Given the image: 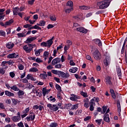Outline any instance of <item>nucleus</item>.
Returning <instances> with one entry per match:
<instances>
[{
  "label": "nucleus",
  "instance_id": "nucleus-11",
  "mask_svg": "<svg viewBox=\"0 0 127 127\" xmlns=\"http://www.w3.org/2000/svg\"><path fill=\"white\" fill-rule=\"evenodd\" d=\"M40 45L42 47H48V48H50V47H51V45L49 44L48 41L47 42H43L40 44Z\"/></svg>",
  "mask_w": 127,
  "mask_h": 127
},
{
  "label": "nucleus",
  "instance_id": "nucleus-48",
  "mask_svg": "<svg viewBox=\"0 0 127 127\" xmlns=\"http://www.w3.org/2000/svg\"><path fill=\"white\" fill-rule=\"evenodd\" d=\"M56 88L58 91L60 93L62 90H61V86L59 85V84H56Z\"/></svg>",
  "mask_w": 127,
  "mask_h": 127
},
{
  "label": "nucleus",
  "instance_id": "nucleus-12",
  "mask_svg": "<svg viewBox=\"0 0 127 127\" xmlns=\"http://www.w3.org/2000/svg\"><path fill=\"white\" fill-rule=\"evenodd\" d=\"M103 120L106 123H110L111 122V119H110L108 114L105 113L103 116Z\"/></svg>",
  "mask_w": 127,
  "mask_h": 127
},
{
  "label": "nucleus",
  "instance_id": "nucleus-9",
  "mask_svg": "<svg viewBox=\"0 0 127 127\" xmlns=\"http://www.w3.org/2000/svg\"><path fill=\"white\" fill-rule=\"evenodd\" d=\"M61 62V59L59 58H57L54 59L52 61V65H56L57 64H58V63H60Z\"/></svg>",
  "mask_w": 127,
  "mask_h": 127
},
{
  "label": "nucleus",
  "instance_id": "nucleus-53",
  "mask_svg": "<svg viewBox=\"0 0 127 127\" xmlns=\"http://www.w3.org/2000/svg\"><path fill=\"white\" fill-rule=\"evenodd\" d=\"M86 58L87 60H89V61H91L92 62V63H94V61H93V60L92 59V58L89 55L86 56Z\"/></svg>",
  "mask_w": 127,
  "mask_h": 127
},
{
  "label": "nucleus",
  "instance_id": "nucleus-3",
  "mask_svg": "<svg viewBox=\"0 0 127 127\" xmlns=\"http://www.w3.org/2000/svg\"><path fill=\"white\" fill-rule=\"evenodd\" d=\"M35 46V44H29L24 46L23 49L26 53H30V52L33 50V48H34Z\"/></svg>",
  "mask_w": 127,
  "mask_h": 127
},
{
  "label": "nucleus",
  "instance_id": "nucleus-4",
  "mask_svg": "<svg viewBox=\"0 0 127 127\" xmlns=\"http://www.w3.org/2000/svg\"><path fill=\"white\" fill-rule=\"evenodd\" d=\"M47 107L51 110V111H53V112H57L59 110V107L57 105L54 104L52 105L51 104H47Z\"/></svg>",
  "mask_w": 127,
  "mask_h": 127
},
{
  "label": "nucleus",
  "instance_id": "nucleus-14",
  "mask_svg": "<svg viewBox=\"0 0 127 127\" xmlns=\"http://www.w3.org/2000/svg\"><path fill=\"white\" fill-rule=\"evenodd\" d=\"M6 47L8 49H12L14 47V43L12 42H9L6 44Z\"/></svg>",
  "mask_w": 127,
  "mask_h": 127
},
{
  "label": "nucleus",
  "instance_id": "nucleus-56",
  "mask_svg": "<svg viewBox=\"0 0 127 127\" xmlns=\"http://www.w3.org/2000/svg\"><path fill=\"white\" fill-rule=\"evenodd\" d=\"M55 67L57 69H60L62 67V64H56Z\"/></svg>",
  "mask_w": 127,
  "mask_h": 127
},
{
  "label": "nucleus",
  "instance_id": "nucleus-47",
  "mask_svg": "<svg viewBox=\"0 0 127 127\" xmlns=\"http://www.w3.org/2000/svg\"><path fill=\"white\" fill-rule=\"evenodd\" d=\"M48 100H49L50 102H54L56 101V99H55V98H53L52 96H51L49 98H48Z\"/></svg>",
  "mask_w": 127,
  "mask_h": 127
},
{
  "label": "nucleus",
  "instance_id": "nucleus-15",
  "mask_svg": "<svg viewBox=\"0 0 127 127\" xmlns=\"http://www.w3.org/2000/svg\"><path fill=\"white\" fill-rule=\"evenodd\" d=\"M17 94L19 99H23V95H24V91L19 89L18 92L17 93Z\"/></svg>",
  "mask_w": 127,
  "mask_h": 127
},
{
  "label": "nucleus",
  "instance_id": "nucleus-19",
  "mask_svg": "<svg viewBox=\"0 0 127 127\" xmlns=\"http://www.w3.org/2000/svg\"><path fill=\"white\" fill-rule=\"evenodd\" d=\"M12 120L14 123H17L21 120V118L19 116H14L12 118Z\"/></svg>",
  "mask_w": 127,
  "mask_h": 127
},
{
  "label": "nucleus",
  "instance_id": "nucleus-37",
  "mask_svg": "<svg viewBox=\"0 0 127 127\" xmlns=\"http://www.w3.org/2000/svg\"><path fill=\"white\" fill-rule=\"evenodd\" d=\"M78 70V68L77 67H72L71 69H69V72L70 73H76Z\"/></svg>",
  "mask_w": 127,
  "mask_h": 127
},
{
  "label": "nucleus",
  "instance_id": "nucleus-62",
  "mask_svg": "<svg viewBox=\"0 0 127 127\" xmlns=\"http://www.w3.org/2000/svg\"><path fill=\"white\" fill-rule=\"evenodd\" d=\"M57 127V123H53L50 124V127Z\"/></svg>",
  "mask_w": 127,
  "mask_h": 127
},
{
  "label": "nucleus",
  "instance_id": "nucleus-20",
  "mask_svg": "<svg viewBox=\"0 0 127 127\" xmlns=\"http://www.w3.org/2000/svg\"><path fill=\"white\" fill-rule=\"evenodd\" d=\"M40 77L42 80H45L47 78V73H46V72L44 71V73H41L40 74Z\"/></svg>",
  "mask_w": 127,
  "mask_h": 127
},
{
  "label": "nucleus",
  "instance_id": "nucleus-18",
  "mask_svg": "<svg viewBox=\"0 0 127 127\" xmlns=\"http://www.w3.org/2000/svg\"><path fill=\"white\" fill-rule=\"evenodd\" d=\"M117 75L119 79H122V69H121V67H117Z\"/></svg>",
  "mask_w": 127,
  "mask_h": 127
},
{
  "label": "nucleus",
  "instance_id": "nucleus-54",
  "mask_svg": "<svg viewBox=\"0 0 127 127\" xmlns=\"http://www.w3.org/2000/svg\"><path fill=\"white\" fill-rule=\"evenodd\" d=\"M70 47L67 46V45H65L64 47V53H67V51L68 50V49H69Z\"/></svg>",
  "mask_w": 127,
  "mask_h": 127
},
{
  "label": "nucleus",
  "instance_id": "nucleus-63",
  "mask_svg": "<svg viewBox=\"0 0 127 127\" xmlns=\"http://www.w3.org/2000/svg\"><path fill=\"white\" fill-rule=\"evenodd\" d=\"M5 10V9L4 8L0 9V15H2V14H3V12H4Z\"/></svg>",
  "mask_w": 127,
  "mask_h": 127
},
{
  "label": "nucleus",
  "instance_id": "nucleus-58",
  "mask_svg": "<svg viewBox=\"0 0 127 127\" xmlns=\"http://www.w3.org/2000/svg\"><path fill=\"white\" fill-rule=\"evenodd\" d=\"M66 43L67 44V46H68L69 47H70V46H71V45H72V41H71L70 40H67L66 41Z\"/></svg>",
  "mask_w": 127,
  "mask_h": 127
},
{
  "label": "nucleus",
  "instance_id": "nucleus-31",
  "mask_svg": "<svg viewBox=\"0 0 127 127\" xmlns=\"http://www.w3.org/2000/svg\"><path fill=\"white\" fill-rule=\"evenodd\" d=\"M11 90H13V91H15V92H17V91H19V88L16 85H14L10 87Z\"/></svg>",
  "mask_w": 127,
  "mask_h": 127
},
{
  "label": "nucleus",
  "instance_id": "nucleus-33",
  "mask_svg": "<svg viewBox=\"0 0 127 127\" xmlns=\"http://www.w3.org/2000/svg\"><path fill=\"white\" fill-rule=\"evenodd\" d=\"M29 117L31 119V121H34V119H35V114L33 112H31L30 113Z\"/></svg>",
  "mask_w": 127,
  "mask_h": 127
},
{
  "label": "nucleus",
  "instance_id": "nucleus-50",
  "mask_svg": "<svg viewBox=\"0 0 127 127\" xmlns=\"http://www.w3.org/2000/svg\"><path fill=\"white\" fill-rule=\"evenodd\" d=\"M53 39H54V37H53L51 39L48 40L49 44L51 45V46L52 45V44H53Z\"/></svg>",
  "mask_w": 127,
  "mask_h": 127
},
{
  "label": "nucleus",
  "instance_id": "nucleus-17",
  "mask_svg": "<svg viewBox=\"0 0 127 127\" xmlns=\"http://www.w3.org/2000/svg\"><path fill=\"white\" fill-rule=\"evenodd\" d=\"M12 11L13 15H17V14H18V13L19 12V7H18V6H17L13 8Z\"/></svg>",
  "mask_w": 127,
  "mask_h": 127
},
{
  "label": "nucleus",
  "instance_id": "nucleus-45",
  "mask_svg": "<svg viewBox=\"0 0 127 127\" xmlns=\"http://www.w3.org/2000/svg\"><path fill=\"white\" fill-rule=\"evenodd\" d=\"M79 107V104L73 105L71 108V110H77Z\"/></svg>",
  "mask_w": 127,
  "mask_h": 127
},
{
  "label": "nucleus",
  "instance_id": "nucleus-2",
  "mask_svg": "<svg viewBox=\"0 0 127 127\" xmlns=\"http://www.w3.org/2000/svg\"><path fill=\"white\" fill-rule=\"evenodd\" d=\"M99 99L98 97H94L90 101L89 111L93 112L95 110V106H96V103L97 105H99Z\"/></svg>",
  "mask_w": 127,
  "mask_h": 127
},
{
  "label": "nucleus",
  "instance_id": "nucleus-26",
  "mask_svg": "<svg viewBox=\"0 0 127 127\" xmlns=\"http://www.w3.org/2000/svg\"><path fill=\"white\" fill-rule=\"evenodd\" d=\"M110 93L111 94V96H112V98L114 99H116V94H115V91H114V89H110Z\"/></svg>",
  "mask_w": 127,
  "mask_h": 127
},
{
  "label": "nucleus",
  "instance_id": "nucleus-7",
  "mask_svg": "<svg viewBox=\"0 0 127 127\" xmlns=\"http://www.w3.org/2000/svg\"><path fill=\"white\" fill-rule=\"evenodd\" d=\"M7 58L9 59H13V58H18V53H13L9 54L7 56Z\"/></svg>",
  "mask_w": 127,
  "mask_h": 127
},
{
  "label": "nucleus",
  "instance_id": "nucleus-40",
  "mask_svg": "<svg viewBox=\"0 0 127 127\" xmlns=\"http://www.w3.org/2000/svg\"><path fill=\"white\" fill-rule=\"evenodd\" d=\"M102 122H103V119H97L95 120V123H96L98 126H101Z\"/></svg>",
  "mask_w": 127,
  "mask_h": 127
},
{
  "label": "nucleus",
  "instance_id": "nucleus-16",
  "mask_svg": "<svg viewBox=\"0 0 127 127\" xmlns=\"http://www.w3.org/2000/svg\"><path fill=\"white\" fill-rule=\"evenodd\" d=\"M117 107H118V113H119L118 116L119 117H121V112H122V109L121 108V102L119 100L117 101Z\"/></svg>",
  "mask_w": 127,
  "mask_h": 127
},
{
  "label": "nucleus",
  "instance_id": "nucleus-30",
  "mask_svg": "<svg viewBox=\"0 0 127 127\" xmlns=\"http://www.w3.org/2000/svg\"><path fill=\"white\" fill-rule=\"evenodd\" d=\"M6 26L11 25L12 23H13V19H11L10 20L8 21H6L5 22Z\"/></svg>",
  "mask_w": 127,
  "mask_h": 127
},
{
  "label": "nucleus",
  "instance_id": "nucleus-59",
  "mask_svg": "<svg viewBox=\"0 0 127 127\" xmlns=\"http://www.w3.org/2000/svg\"><path fill=\"white\" fill-rule=\"evenodd\" d=\"M57 50L55 49L53 51V56H54V57H56L57 56Z\"/></svg>",
  "mask_w": 127,
  "mask_h": 127
},
{
  "label": "nucleus",
  "instance_id": "nucleus-61",
  "mask_svg": "<svg viewBox=\"0 0 127 127\" xmlns=\"http://www.w3.org/2000/svg\"><path fill=\"white\" fill-rule=\"evenodd\" d=\"M0 35L1 36H5V32L3 30H0Z\"/></svg>",
  "mask_w": 127,
  "mask_h": 127
},
{
  "label": "nucleus",
  "instance_id": "nucleus-10",
  "mask_svg": "<svg viewBox=\"0 0 127 127\" xmlns=\"http://www.w3.org/2000/svg\"><path fill=\"white\" fill-rule=\"evenodd\" d=\"M83 103H84V108H86V109H88L89 107H90V105H89V98H86L83 100Z\"/></svg>",
  "mask_w": 127,
  "mask_h": 127
},
{
  "label": "nucleus",
  "instance_id": "nucleus-27",
  "mask_svg": "<svg viewBox=\"0 0 127 127\" xmlns=\"http://www.w3.org/2000/svg\"><path fill=\"white\" fill-rule=\"evenodd\" d=\"M34 93H36L38 97H41L42 94H41V91L38 90H35Z\"/></svg>",
  "mask_w": 127,
  "mask_h": 127
},
{
  "label": "nucleus",
  "instance_id": "nucleus-44",
  "mask_svg": "<svg viewBox=\"0 0 127 127\" xmlns=\"http://www.w3.org/2000/svg\"><path fill=\"white\" fill-rule=\"evenodd\" d=\"M29 72H38V69L35 67H32L29 69Z\"/></svg>",
  "mask_w": 127,
  "mask_h": 127
},
{
  "label": "nucleus",
  "instance_id": "nucleus-55",
  "mask_svg": "<svg viewBox=\"0 0 127 127\" xmlns=\"http://www.w3.org/2000/svg\"><path fill=\"white\" fill-rule=\"evenodd\" d=\"M5 123H7V124H9L11 122L10 118L9 117H6L5 119Z\"/></svg>",
  "mask_w": 127,
  "mask_h": 127
},
{
  "label": "nucleus",
  "instance_id": "nucleus-60",
  "mask_svg": "<svg viewBox=\"0 0 127 127\" xmlns=\"http://www.w3.org/2000/svg\"><path fill=\"white\" fill-rule=\"evenodd\" d=\"M12 102L14 105H17L18 100L17 99H12Z\"/></svg>",
  "mask_w": 127,
  "mask_h": 127
},
{
  "label": "nucleus",
  "instance_id": "nucleus-39",
  "mask_svg": "<svg viewBox=\"0 0 127 127\" xmlns=\"http://www.w3.org/2000/svg\"><path fill=\"white\" fill-rule=\"evenodd\" d=\"M42 92H43V96H45L47 94H48V93H49V92L48 91V90H47L46 88L45 87H44L43 88L42 90Z\"/></svg>",
  "mask_w": 127,
  "mask_h": 127
},
{
  "label": "nucleus",
  "instance_id": "nucleus-8",
  "mask_svg": "<svg viewBox=\"0 0 127 127\" xmlns=\"http://www.w3.org/2000/svg\"><path fill=\"white\" fill-rule=\"evenodd\" d=\"M76 30L77 31L84 33V34H86L88 32V30L84 27H78L76 28Z\"/></svg>",
  "mask_w": 127,
  "mask_h": 127
},
{
  "label": "nucleus",
  "instance_id": "nucleus-13",
  "mask_svg": "<svg viewBox=\"0 0 127 127\" xmlns=\"http://www.w3.org/2000/svg\"><path fill=\"white\" fill-rule=\"evenodd\" d=\"M70 75L68 73H65V72L63 71H60L59 77H62V78H68Z\"/></svg>",
  "mask_w": 127,
  "mask_h": 127
},
{
  "label": "nucleus",
  "instance_id": "nucleus-42",
  "mask_svg": "<svg viewBox=\"0 0 127 127\" xmlns=\"http://www.w3.org/2000/svg\"><path fill=\"white\" fill-rule=\"evenodd\" d=\"M29 111H30V108L28 107L22 111V114H28Z\"/></svg>",
  "mask_w": 127,
  "mask_h": 127
},
{
  "label": "nucleus",
  "instance_id": "nucleus-64",
  "mask_svg": "<svg viewBox=\"0 0 127 127\" xmlns=\"http://www.w3.org/2000/svg\"><path fill=\"white\" fill-rule=\"evenodd\" d=\"M17 126L19 127H24V126L23 125V123L22 122H20L17 124Z\"/></svg>",
  "mask_w": 127,
  "mask_h": 127
},
{
  "label": "nucleus",
  "instance_id": "nucleus-36",
  "mask_svg": "<svg viewBox=\"0 0 127 127\" xmlns=\"http://www.w3.org/2000/svg\"><path fill=\"white\" fill-rule=\"evenodd\" d=\"M79 8L81 9V10H87V9H89L90 7L87 6H79Z\"/></svg>",
  "mask_w": 127,
  "mask_h": 127
},
{
  "label": "nucleus",
  "instance_id": "nucleus-38",
  "mask_svg": "<svg viewBox=\"0 0 127 127\" xmlns=\"http://www.w3.org/2000/svg\"><path fill=\"white\" fill-rule=\"evenodd\" d=\"M60 71V70H56L55 69L52 70V72L53 73V74H55V75H58V76H59Z\"/></svg>",
  "mask_w": 127,
  "mask_h": 127
},
{
  "label": "nucleus",
  "instance_id": "nucleus-5",
  "mask_svg": "<svg viewBox=\"0 0 127 127\" xmlns=\"http://www.w3.org/2000/svg\"><path fill=\"white\" fill-rule=\"evenodd\" d=\"M92 55L94 59H96V60L101 59V53H100V52L98 50H96L94 52H93Z\"/></svg>",
  "mask_w": 127,
  "mask_h": 127
},
{
  "label": "nucleus",
  "instance_id": "nucleus-57",
  "mask_svg": "<svg viewBox=\"0 0 127 127\" xmlns=\"http://www.w3.org/2000/svg\"><path fill=\"white\" fill-rule=\"evenodd\" d=\"M19 70H23L24 69V65L22 64H20L18 65Z\"/></svg>",
  "mask_w": 127,
  "mask_h": 127
},
{
  "label": "nucleus",
  "instance_id": "nucleus-46",
  "mask_svg": "<svg viewBox=\"0 0 127 127\" xmlns=\"http://www.w3.org/2000/svg\"><path fill=\"white\" fill-rule=\"evenodd\" d=\"M73 7H70L69 8H67L65 9V11L66 13H70V11H72V10H73Z\"/></svg>",
  "mask_w": 127,
  "mask_h": 127
},
{
  "label": "nucleus",
  "instance_id": "nucleus-32",
  "mask_svg": "<svg viewBox=\"0 0 127 127\" xmlns=\"http://www.w3.org/2000/svg\"><path fill=\"white\" fill-rule=\"evenodd\" d=\"M104 64L105 66H108V65H110V57L106 58L104 60Z\"/></svg>",
  "mask_w": 127,
  "mask_h": 127
},
{
  "label": "nucleus",
  "instance_id": "nucleus-49",
  "mask_svg": "<svg viewBox=\"0 0 127 127\" xmlns=\"http://www.w3.org/2000/svg\"><path fill=\"white\" fill-rule=\"evenodd\" d=\"M127 37L126 38V39L124 41L123 46L122 49V52H123V51H124V50H125V46H126V44L127 43Z\"/></svg>",
  "mask_w": 127,
  "mask_h": 127
},
{
  "label": "nucleus",
  "instance_id": "nucleus-25",
  "mask_svg": "<svg viewBox=\"0 0 127 127\" xmlns=\"http://www.w3.org/2000/svg\"><path fill=\"white\" fill-rule=\"evenodd\" d=\"M35 39H36V37H35L29 38L26 40V42L27 43H31L32 41H33V40H35Z\"/></svg>",
  "mask_w": 127,
  "mask_h": 127
},
{
  "label": "nucleus",
  "instance_id": "nucleus-35",
  "mask_svg": "<svg viewBox=\"0 0 127 127\" xmlns=\"http://www.w3.org/2000/svg\"><path fill=\"white\" fill-rule=\"evenodd\" d=\"M5 69L4 67H0V74H1V75H4L5 73V69Z\"/></svg>",
  "mask_w": 127,
  "mask_h": 127
},
{
  "label": "nucleus",
  "instance_id": "nucleus-43",
  "mask_svg": "<svg viewBox=\"0 0 127 127\" xmlns=\"http://www.w3.org/2000/svg\"><path fill=\"white\" fill-rule=\"evenodd\" d=\"M66 5L70 6V7H73V1L69 0L67 2Z\"/></svg>",
  "mask_w": 127,
  "mask_h": 127
},
{
  "label": "nucleus",
  "instance_id": "nucleus-51",
  "mask_svg": "<svg viewBox=\"0 0 127 127\" xmlns=\"http://www.w3.org/2000/svg\"><path fill=\"white\" fill-rule=\"evenodd\" d=\"M50 19L52 21H56V16L55 15H52L50 17Z\"/></svg>",
  "mask_w": 127,
  "mask_h": 127
},
{
  "label": "nucleus",
  "instance_id": "nucleus-21",
  "mask_svg": "<svg viewBox=\"0 0 127 127\" xmlns=\"http://www.w3.org/2000/svg\"><path fill=\"white\" fill-rule=\"evenodd\" d=\"M49 56V52L46 51L44 52L43 57L45 61H46V60H47V58Z\"/></svg>",
  "mask_w": 127,
  "mask_h": 127
},
{
  "label": "nucleus",
  "instance_id": "nucleus-28",
  "mask_svg": "<svg viewBox=\"0 0 127 127\" xmlns=\"http://www.w3.org/2000/svg\"><path fill=\"white\" fill-rule=\"evenodd\" d=\"M94 42H95L96 44H97L99 47L102 46V42L100 40L96 39L94 40Z\"/></svg>",
  "mask_w": 127,
  "mask_h": 127
},
{
  "label": "nucleus",
  "instance_id": "nucleus-52",
  "mask_svg": "<svg viewBox=\"0 0 127 127\" xmlns=\"http://www.w3.org/2000/svg\"><path fill=\"white\" fill-rule=\"evenodd\" d=\"M64 106L65 107V108L67 109V110H69L70 108H71L72 104H65Z\"/></svg>",
  "mask_w": 127,
  "mask_h": 127
},
{
  "label": "nucleus",
  "instance_id": "nucleus-29",
  "mask_svg": "<svg viewBox=\"0 0 127 127\" xmlns=\"http://www.w3.org/2000/svg\"><path fill=\"white\" fill-rule=\"evenodd\" d=\"M37 24L39 26H45V24H46V22L44 20H41L40 21L39 23H37Z\"/></svg>",
  "mask_w": 127,
  "mask_h": 127
},
{
  "label": "nucleus",
  "instance_id": "nucleus-1",
  "mask_svg": "<svg viewBox=\"0 0 127 127\" xmlns=\"http://www.w3.org/2000/svg\"><path fill=\"white\" fill-rule=\"evenodd\" d=\"M111 3V0H104L101 1L97 2V5L99 6L100 9H105L107 8L110 5Z\"/></svg>",
  "mask_w": 127,
  "mask_h": 127
},
{
  "label": "nucleus",
  "instance_id": "nucleus-23",
  "mask_svg": "<svg viewBox=\"0 0 127 127\" xmlns=\"http://www.w3.org/2000/svg\"><path fill=\"white\" fill-rule=\"evenodd\" d=\"M1 66L2 68L4 67V69H7V68H8V65H7L6 61L2 62L1 64Z\"/></svg>",
  "mask_w": 127,
  "mask_h": 127
},
{
  "label": "nucleus",
  "instance_id": "nucleus-6",
  "mask_svg": "<svg viewBox=\"0 0 127 127\" xmlns=\"http://www.w3.org/2000/svg\"><path fill=\"white\" fill-rule=\"evenodd\" d=\"M81 99V96L76 95L74 94H70V100L73 101L74 102H78V100Z\"/></svg>",
  "mask_w": 127,
  "mask_h": 127
},
{
  "label": "nucleus",
  "instance_id": "nucleus-34",
  "mask_svg": "<svg viewBox=\"0 0 127 127\" xmlns=\"http://www.w3.org/2000/svg\"><path fill=\"white\" fill-rule=\"evenodd\" d=\"M80 95L82 96V97H84V98H88V97H89L88 93H87V92H84V91H81Z\"/></svg>",
  "mask_w": 127,
  "mask_h": 127
},
{
  "label": "nucleus",
  "instance_id": "nucleus-24",
  "mask_svg": "<svg viewBox=\"0 0 127 127\" xmlns=\"http://www.w3.org/2000/svg\"><path fill=\"white\" fill-rule=\"evenodd\" d=\"M5 95L7 96L8 97H14V94L13 93H11L8 91H5Z\"/></svg>",
  "mask_w": 127,
  "mask_h": 127
},
{
  "label": "nucleus",
  "instance_id": "nucleus-22",
  "mask_svg": "<svg viewBox=\"0 0 127 127\" xmlns=\"http://www.w3.org/2000/svg\"><path fill=\"white\" fill-rule=\"evenodd\" d=\"M105 83L106 85H109L110 86H112L113 85V83L111 81L110 77H107L105 79Z\"/></svg>",
  "mask_w": 127,
  "mask_h": 127
},
{
  "label": "nucleus",
  "instance_id": "nucleus-41",
  "mask_svg": "<svg viewBox=\"0 0 127 127\" xmlns=\"http://www.w3.org/2000/svg\"><path fill=\"white\" fill-rule=\"evenodd\" d=\"M18 36L19 37H26V35L25 34V32H22V33H18L17 34Z\"/></svg>",
  "mask_w": 127,
  "mask_h": 127
}]
</instances>
